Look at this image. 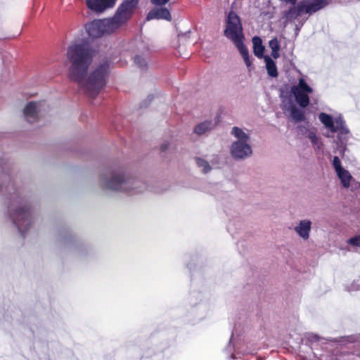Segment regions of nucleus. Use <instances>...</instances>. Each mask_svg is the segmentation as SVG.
I'll use <instances>...</instances> for the list:
<instances>
[{
	"label": "nucleus",
	"instance_id": "f03ea898",
	"mask_svg": "<svg viewBox=\"0 0 360 360\" xmlns=\"http://www.w3.org/2000/svg\"><path fill=\"white\" fill-rule=\"evenodd\" d=\"M101 186L108 191L124 193H140L146 188L145 182L122 168H118L103 174Z\"/></svg>",
	"mask_w": 360,
	"mask_h": 360
},
{
	"label": "nucleus",
	"instance_id": "f3484780",
	"mask_svg": "<svg viewBox=\"0 0 360 360\" xmlns=\"http://www.w3.org/2000/svg\"><path fill=\"white\" fill-rule=\"evenodd\" d=\"M217 124V121H205L198 124L194 129V131L198 135H202L206 132L212 130Z\"/></svg>",
	"mask_w": 360,
	"mask_h": 360
},
{
	"label": "nucleus",
	"instance_id": "2eb2a0df",
	"mask_svg": "<svg viewBox=\"0 0 360 360\" xmlns=\"http://www.w3.org/2000/svg\"><path fill=\"white\" fill-rule=\"evenodd\" d=\"M85 27L88 34L93 38H97L103 34L100 20L87 23Z\"/></svg>",
	"mask_w": 360,
	"mask_h": 360
},
{
	"label": "nucleus",
	"instance_id": "ddd939ff",
	"mask_svg": "<svg viewBox=\"0 0 360 360\" xmlns=\"http://www.w3.org/2000/svg\"><path fill=\"white\" fill-rule=\"evenodd\" d=\"M283 110L289 112V116L294 122L298 123L305 120L304 111L292 103L285 105Z\"/></svg>",
	"mask_w": 360,
	"mask_h": 360
},
{
	"label": "nucleus",
	"instance_id": "1a4fd4ad",
	"mask_svg": "<svg viewBox=\"0 0 360 360\" xmlns=\"http://www.w3.org/2000/svg\"><path fill=\"white\" fill-rule=\"evenodd\" d=\"M44 110V103L30 101L25 104L23 108V115L27 122L34 123L39 120Z\"/></svg>",
	"mask_w": 360,
	"mask_h": 360
},
{
	"label": "nucleus",
	"instance_id": "b1692460",
	"mask_svg": "<svg viewBox=\"0 0 360 360\" xmlns=\"http://www.w3.org/2000/svg\"><path fill=\"white\" fill-rule=\"evenodd\" d=\"M347 243L354 249L360 248V236H356L350 238L347 240Z\"/></svg>",
	"mask_w": 360,
	"mask_h": 360
},
{
	"label": "nucleus",
	"instance_id": "39448f33",
	"mask_svg": "<svg viewBox=\"0 0 360 360\" xmlns=\"http://www.w3.org/2000/svg\"><path fill=\"white\" fill-rule=\"evenodd\" d=\"M231 134L234 140L230 146V154L236 160H242L252 155V140L248 130L233 127Z\"/></svg>",
	"mask_w": 360,
	"mask_h": 360
},
{
	"label": "nucleus",
	"instance_id": "a211bd4d",
	"mask_svg": "<svg viewBox=\"0 0 360 360\" xmlns=\"http://www.w3.org/2000/svg\"><path fill=\"white\" fill-rule=\"evenodd\" d=\"M252 45L254 54L259 58H264V46L262 44V39L259 37H254L252 38Z\"/></svg>",
	"mask_w": 360,
	"mask_h": 360
},
{
	"label": "nucleus",
	"instance_id": "f8f14e48",
	"mask_svg": "<svg viewBox=\"0 0 360 360\" xmlns=\"http://www.w3.org/2000/svg\"><path fill=\"white\" fill-rule=\"evenodd\" d=\"M304 1H301L297 4L292 5L288 11L284 13V19L286 22H294L299 17H300L304 13Z\"/></svg>",
	"mask_w": 360,
	"mask_h": 360
},
{
	"label": "nucleus",
	"instance_id": "4be33fe9",
	"mask_svg": "<svg viewBox=\"0 0 360 360\" xmlns=\"http://www.w3.org/2000/svg\"><path fill=\"white\" fill-rule=\"evenodd\" d=\"M307 137L310 140L313 146L318 150L322 148L323 143L321 139L314 131H309Z\"/></svg>",
	"mask_w": 360,
	"mask_h": 360
},
{
	"label": "nucleus",
	"instance_id": "f257e3e1",
	"mask_svg": "<svg viewBox=\"0 0 360 360\" xmlns=\"http://www.w3.org/2000/svg\"><path fill=\"white\" fill-rule=\"evenodd\" d=\"M94 54V50L84 43L72 44L67 51V58L71 63L70 78L91 97L96 96L104 87L110 69V63L103 60L89 70Z\"/></svg>",
	"mask_w": 360,
	"mask_h": 360
},
{
	"label": "nucleus",
	"instance_id": "6e6552de",
	"mask_svg": "<svg viewBox=\"0 0 360 360\" xmlns=\"http://www.w3.org/2000/svg\"><path fill=\"white\" fill-rule=\"evenodd\" d=\"M291 93L299 106L304 108L309 105V94L313 93V89L303 77H300L297 84L292 86Z\"/></svg>",
	"mask_w": 360,
	"mask_h": 360
},
{
	"label": "nucleus",
	"instance_id": "393cba45",
	"mask_svg": "<svg viewBox=\"0 0 360 360\" xmlns=\"http://www.w3.org/2000/svg\"><path fill=\"white\" fill-rule=\"evenodd\" d=\"M9 179V174L7 169L4 167L0 165V180L5 183ZM1 188L2 185L0 184V190Z\"/></svg>",
	"mask_w": 360,
	"mask_h": 360
},
{
	"label": "nucleus",
	"instance_id": "6ab92c4d",
	"mask_svg": "<svg viewBox=\"0 0 360 360\" xmlns=\"http://www.w3.org/2000/svg\"><path fill=\"white\" fill-rule=\"evenodd\" d=\"M264 59L268 75L271 77H276L278 76V71L276 63L269 56H265Z\"/></svg>",
	"mask_w": 360,
	"mask_h": 360
},
{
	"label": "nucleus",
	"instance_id": "4468645a",
	"mask_svg": "<svg viewBox=\"0 0 360 360\" xmlns=\"http://www.w3.org/2000/svg\"><path fill=\"white\" fill-rule=\"evenodd\" d=\"M329 4V0H311L304 1L305 13L309 15L324 8Z\"/></svg>",
	"mask_w": 360,
	"mask_h": 360
},
{
	"label": "nucleus",
	"instance_id": "c756f323",
	"mask_svg": "<svg viewBox=\"0 0 360 360\" xmlns=\"http://www.w3.org/2000/svg\"><path fill=\"white\" fill-rule=\"evenodd\" d=\"M167 148V145H166V144H163V145L161 146V149H162V150H165Z\"/></svg>",
	"mask_w": 360,
	"mask_h": 360
},
{
	"label": "nucleus",
	"instance_id": "5701e85b",
	"mask_svg": "<svg viewBox=\"0 0 360 360\" xmlns=\"http://www.w3.org/2000/svg\"><path fill=\"white\" fill-rule=\"evenodd\" d=\"M195 162L198 168L203 172L207 173L212 169V167L210 165L208 162L203 158H195Z\"/></svg>",
	"mask_w": 360,
	"mask_h": 360
},
{
	"label": "nucleus",
	"instance_id": "423d86ee",
	"mask_svg": "<svg viewBox=\"0 0 360 360\" xmlns=\"http://www.w3.org/2000/svg\"><path fill=\"white\" fill-rule=\"evenodd\" d=\"M318 118L325 128L332 134L338 133L337 145L340 148V153L343 154L347 142L349 139V130L341 115L332 116L326 112H320Z\"/></svg>",
	"mask_w": 360,
	"mask_h": 360
},
{
	"label": "nucleus",
	"instance_id": "412c9836",
	"mask_svg": "<svg viewBox=\"0 0 360 360\" xmlns=\"http://www.w3.org/2000/svg\"><path fill=\"white\" fill-rule=\"evenodd\" d=\"M337 175L340 179L342 186L345 188H348L350 185V181L352 179L349 172L347 170L342 169L337 172Z\"/></svg>",
	"mask_w": 360,
	"mask_h": 360
},
{
	"label": "nucleus",
	"instance_id": "c85d7f7f",
	"mask_svg": "<svg viewBox=\"0 0 360 360\" xmlns=\"http://www.w3.org/2000/svg\"><path fill=\"white\" fill-rule=\"evenodd\" d=\"M282 2L285 4H290L291 6L295 5L296 4L297 0H280Z\"/></svg>",
	"mask_w": 360,
	"mask_h": 360
},
{
	"label": "nucleus",
	"instance_id": "aec40b11",
	"mask_svg": "<svg viewBox=\"0 0 360 360\" xmlns=\"http://www.w3.org/2000/svg\"><path fill=\"white\" fill-rule=\"evenodd\" d=\"M269 46L271 49V56L274 59L280 57L281 43L276 37L273 38L269 42Z\"/></svg>",
	"mask_w": 360,
	"mask_h": 360
},
{
	"label": "nucleus",
	"instance_id": "2f4dec72",
	"mask_svg": "<svg viewBox=\"0 0 360 360\" xmlns=\"http://www.w3.org/2000/svg\"><path fill=\"white\" fill-rule=\"evenodd\" d=\"M347 250H348L349 251H351V250H352V249H351V248H347Z\"/></svg>",
	"mask_w": 360,
	"mask_h": 360
},
{
	"label": "nucleus",
	"instance_id": "dca6fc26",
	"mask_svg": "<svg viewBox=\"0 0 360 360\" xmlns=\"http://www.w3.org/2000/svg\"><path fill=\"white\" fill-rule=\"evenodd\" d=\"M152 19H164L167 20H171V15L169 11L165 8H156L150 11L148 15L147 20Z\"/></svg>",
	"mask_w": 360,
	"mask_h": 360
},
{
	"label": "nucleus",
	"instance_id": "9d476101",
	"mask_svg": "<svg viewBox=\"0 0 360 360\" xmlns=\"http://www.w3.org/2000/svg\"><path fill=\"white\" fill-rule=\"evenodd\" d=\"M312 221L308 219H303L298 221L294 226V231L303 240L309 238L311 231Z\"/></svg>",
	"mask_w": 360,
	"mask_h": 360
},
{
	"label": "nucleus",
	"instance_id": "9b49d317",
	"mask_svg": "<svg viewBox=\"0 0 360 360\" xmlns=\"http://www.w3.org/2000/svg\"><path fill=\"white\" fill-rule=\"evenodd\" d=\"M87 7L96 12H103L108 8H112L117 0H85Z\"/></svg>",
	"mask_w": 360,
	"mask_h": 360
},
{
	"label": "nucleus",
	"instance_id": "7c9ffc66",
	"mask_svg": "<svg viewBox=\"0 0 360 360\" xmlns=\"http://www.w3.org/2000/svg\"><path fill=\"white\" fill-rule=\"evenodd\" d=\"M231 358H232V359H236V357L235 356V354H231Z\"/></svg>",
	"mask_w": 360,
	"mask_h": 360
},
{
	"label": "nucleus",
	"instance_id": "bb28decb",
	"mask_svg": "<svg viewBox=\"0 0 360 360\" xmlns=\"http://www.w3.org/2000/svg\"><path fill=\"white\" fill-rule=\"evenodd\" d=\"M134 63L139 66L141 68H143L146 66L147 63H146V61L145 60V58L141 57V56H136L135 58H134Z\"/></svg>",
	"mask_w": 360,
	"mask_h": 360
},
{
	"label": "nucleus",
	"instance_id": "0eeeda50",
	"mask_svg": "<svg viewBox=\"0 0 360 360\" xmlns=\"http://www.w3.org/2000/svg\"><path fill=\"white\" fill-rule=\"evenodd\" d=\"M138 0H124L112 18L100 20L103 34L114 32L124 24L131 15Z\"/></svg>",
	"mask_w": 360,
	"mask_h": 360
},
{
	"label": "nucleus",
	"instance_id": "cd10ccee",
	"mask_svg": "<svg viewBox=\"0 0 360 360\" xmlns=\"http://www.w3.org/2000/svg\"><path fill=\"white\" fill-rule=\"evenodd\" d=\"M169 0H152L153 4L155 5H164L167 4Z\"/></svg>",
	"mask_w": 360,
	"mask_h": 360
},
{
	"label": "nucleus",
	"instance_id": "a878e982",
	"mask_svg": "<svg viewBox=\"0 0 360 360\" xmlns=\"http://www.w3.org/2000/svg\"><path fill=\"white\" fill-rule=\"evenodd\" d=\"M333 167L336 172V173L339 171H340L341 169H344L342 165H341V162L339 159L338 157L337 156H335L333 158Z\"/></svg>",
	"mask_w": 360,
	"mask_h": 360
},
{
	"label": "nucleus",
	"instance_id": "7ed1b4c3",
	"mask_svg": "<svg viewBox=\"0 0 360 360\" xmlns=\"http://www.w3.org/2000/svg\"><path fill=\"white\" fill-rule=\"evenodd\" d=\"M9 212L14 224L24 236L32 225L33 217L29 201L18 191L11 197Z\"/></svg>",
	"mask_w": 360,
	"mask_h": 360
},
{
	"label": "nucleus",
	"instance_id": "20e7f679",
	"mask_svg": "<svg viewBox=\"0 0 360 360\" xmlns=\"http://www.w3.org/2000/svg\"><path fill=\"white\" fill-rule=\"evenodd\" d=\"M224 35L230 39L238 49L239 53L248 68L252 65L250 59L249 51L243 44L244 35L243 27L239 17L234 13L230 12L226 20Z\"/></svg>",
	"mask_w": 360,
	"mask_h": 360
}]
</instances>
